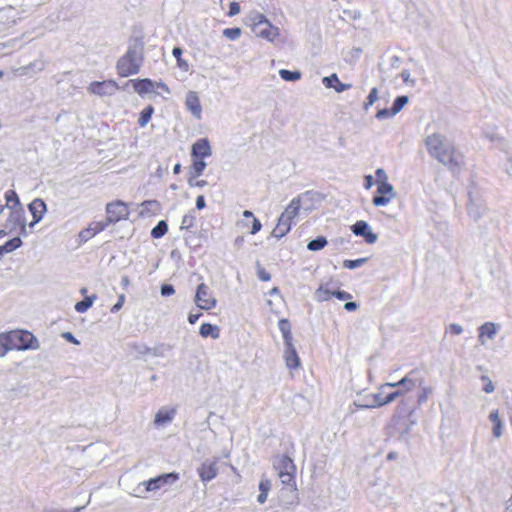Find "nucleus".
Instances as JSON below:
<instances>
[{
	"instance_id": "nucleus-56",
	"label": "nucleus",
	"mask_w": 512,
	"mask_h": 512,
	"mask_svg": "<svg viewBox=\"0 0 512 512\" xmlns=\"http://www.w3.org/2000/svg\"><path fill=\"white\" fill-rule=\"evenodd\" d=\"M124 302H125V296L122 294V295H120V296H119L117 303H115V304L112 306V308H111V312H117V311H119V310L122 308V306H123Z\"/></svg>"
},
{
	"instance_id": "nucleus-26",
	"label": "nucleus",
	"mask_w": 512,
	"mask_h": 512,
	"mask_svg": "<svg viewBox=\"0 0 512 512\" xmlns=\"http://www.w3.org/2000/svg\"><path fill=\"white\" fill-rule=\"evenodd\" d=\"M159 210V203L156 200L144 201L140 205L139 214L142 217H148Z\"/></svg>"
},
{
	"instance_id": "nucleus-28",
	"label": "nucleus",
	"mask_w": 512,
	"mask_h": 512,
	"mask_svg": "<svg viewBox=\"0 0 512 512\" xmlns=\"http://www.w3.org/2000/svg\"><path fill=\"white\" fill-rule=\"evenodd\" d=\"M278 326L282 333L285 346H291L292 333H291V324H290L289 320L288 319H280Z\"/></svg>"
},
{
	"instance_id": "nucleus-29",
	"label": "nucleus",
	"mask_w": 512,
	"mask_h": 512,
	"mask_svg": "<svg viewBox=\"0 0 512 512\" xmlns=\"http://www.w3.org/2000/svg\"><path fill=\"white\" fill-rule=\"evenodd\" d=\"M496 334V326L494 323L486 322L479 328V340L481 343L485 342V337L493 338Z\"/></svg>"
},
{
	"instance_id": "nucleus-35",
	"label": "nucleus",
	"mask_w": 512,
	"mask_h": 512,
	"mask_svg": "<svg viewBox=\"0 0 512 512\" xmlns=\"http://www.w3.org/2000/svg\"><path fill=\"white\" fill-rule=\"evenodd\" d=\"M6 205L10 209L11 206H15V208L21 207L20 200L15 191L9 190L5 194Z\"/></svg>"
},
{
	"instance_id": "nucleus-24",
	"label": "nucleus",
	"mask_w": 512,
	"mask_h": 512,
	"mask_svg": "<svg viewBox=\"0 0 512 512\" xmlns=\"http://www.w3.org/2000/svg\"><path fill=\"white\" fill-rule=\"evenodd\" d=\"M418 386L421 388L417 394V404L419 406L427 402L428 398L433 394V388L428 385H424V380L418 381Z\"/></svg>"
},
{
	"instance_id": "nucleus-51",
	"label": "nucleus",
	"mask_w": 512,
	"mask_h": 512,
	"mask_svg": "<svg viewBox=\"0 0 512 512\" xmlns=\"http://www.w3.org/2000/svg\"><path fill=\"white\" fill-rule=\"evenodd\" d=\"M95 235H96V233H94V231L91 230V224H90L87 229L80 232L79 237L81 238L82 241L86 242Z\"/></svg>"
},
{
	"instance_id": "nucleus-63",
	"label": "nucleus",
	"mask_w": 512,
	"mask_h": 512,
	"mask_svg": "<svg viewBox=\"0 0 512 512\" xmlns=\"http://www.w3.org/2000/svg\"><path fill=\"white\" fill-rule=\"evenodd\" d=\"M196 207L198 209H203L205 207V199L204 196L200 195L196 199Z\"/></svg>"
},
{
	"instance_id": "nucleus-19",
	"label": "nucleus",
	"mask_w": 512,
	"mask_h": 512,
	"mask_svg": "<svg viewBox=\"0 0 512 512\" xmlns=\"http://www.w3.org/2000/svg\"><path fill=\"white\" fill-rule=\"evenodd\" d=\"M274 468L277 471V474L296 472V466L293 460L287 455L280 456L274 464Z\"/></svg>"
},
{
	"instance_id": "nucleus-40",
	"label": "nucleus",
	"mask_w": 512,
	"mask_h": 512,
	"mask_svg": "<svg viewBox=\"0 0 512 512\" xmlns=\"http://www.w3.org/2000/svg\"><path fill=\"white\" fill-rule=\"evenodd\" d=\"M10 350H12V348H10L7 333L0 334V358L4 357Z\"/></svg>"
},
{
	"instance_id": "nucleus-18",
	"label": "nucleus",
	"mask_w": 512,
	"mask_h": 512,
	"mask_svg": "<svg viewBox=\"0 0 512 512\" xmlns=\"http://www.w3.org/2000/svg\"><path fill=\"white\" fill-rule=\"evenodd\" d=\"M293 222L285 218L284 216L280 215L277 221L276 226L272 230V236L277 239H281L282 237L286 236L291 228H292Z\"/></svg>"
},
{
	"instance_id": "nucleus-33",
	"label": "nucleus",
	"mask_w": 512,
	"mask_h": 512,
	"mask_svg": "<svg viewBox=\"0 0 512 512\" xmlns=\"http://www.w3.org/2000/svg\"><path fill=\"white\" fill-rule=\"evenodd\" d=\"M204 159L205 158H193V163L191 165V174L194 178L199 177L203 173L206 167Z\"/></svg>"
},
{
	"instance_id": "nucleus-55",
	"label": "nucleus",
	"mask_w": 512,
	"mask_h": 512,
	"mask_svg": "<svg viewBox=\"0 0 512 512\" xmlns=\"http://www.w3.org/2000/svg\"><path fill=\"white\" fill-rule=\"evenodd\" d=\"M462 331L463 329L459 324H450L448 327V332L452 335H459Z\"/></svg>"
},
{
	"instance_id": "nucleus-59",
	"label": "nucleus",
	"mask_w": 512,
	"mask_h": 512,
	"mask_svg": "<svg viewBox=\"0 0 512 512\" xmlns=\"http://www.w3.org/2000/svg\"><path fill=\"white\" fill-rule=\"evenodd\" d=\"M62 337H63L64 339H66L67 341H69V342H71V343L75 344V345H79V343H80V342H79V341H78V340L73 336V334H72V333H70V332H65V333H63V334H62Z\"/></svg>"
},
{
	"instance_id": "nucleus-20",
	"label": "nucleus",
	"mask_w": 512,
	"mask_h": 512,
	"mask_svg": "<svg viewBox=\"0 0 512 512\" xmlns=\"http://www.w3.org/2000/svg\"><path fill=\"white\" fill-rule=\"evenodd\" d=\"M301 208V198L295 197L287 205L285 210L281 213L282 216L294 223L295 218L298 216Z\"/></svg>"
},
{
	"instance_id": "nucleus-41",
	"label": "nucleus",
	"mask_w": 512,
	"mask_h": 512,
	"mask_svg": "<svg viewBox=\"0 0 512 512\" xmlns=\"http://www.w3.org/2000/svg\"><path fill=\"white\" fill-rule=\"evenodd\" d=\"M111 224L112 223L109 222L107 218L105 220L92 222L91 223V230H93L94 233L98 234V233L104 231Z\"/></svg>"
},
{
	"instance_id": "nucleus-39",
	"label": "nucleus",
	"mask_w": 512,
	"mask_h": 512,
	"mask_svg": "<svg viewBox=\"0 0 512 512\" xmlns=\"http://www.w3.org/2000/svg\"><path fill=\"white\" fill-rule=\"evenodd\" d=\"M280 77L285 81H296L301 77V73L298 71H290L286 69H281L279 71Z\"/></svg>"
},
{
	"instance_id": "nucleus-58",
	"label": "nucleus",
	"mask_w": 512,
	"mask_h": 512,
	"mask_svg": "<svg viewBox=\"0 0 512 512\" xmlns=\"http://www.w3.org/2000/svg\"><path fill=\"white\" fill-rule=\"evenodd\" d=\"M177 479H178L177 474H173V473L165 474V475H162V484L168 483V482H173V481H176Z\"/></svg>"
},
{
	"instance_id": "nucleus-10",
	"label": "nucleus",
	"mask_w": 512,
	"mask_h": 512,
	"mask_svg": "<svg viewBox=\"0 0 512 512\" xmlns=\"http://www.w3.org/2000/svg\"><path fill=\"white\" fill-rule=\"evenodd\" d=\"M351 230L356 236H362L368 244H373L377 240V235L372 232L366 221H357L351 226Z\"/></svg>"
},
{
	"instance_id": "nucleus-11",
	"label": "nucleus",
	"mask_w": 512,
	"mask_h": 512,
	"mask_svg": "<svg viewBox=\"0 0 512 512\" xmlns=\"http://www.w3.org/2000/svg\"><path fill=\"white\" fill-rule=\"evenodd\" d=\"M198 475L202 482H209L218 474L217 460H206L198 468Z\"/></svg>"
},
{
	"instance_id": "nucleus-57",
	"label": "nucleus",
	"mask_w": 512,
	"mask_h": 512,
	"mask_svg": "<svg viewBox=\"0 0 512 512\" xmlns=\"http://www.w3.org/2000/svg\"><path fill=\"white\" fill-rule=\"evenodd\" d=\"M335 297L339 300H349L352 298V295L346 291L336 290Z\"/></svg>"
},
{
	"instance_id": "nucleus-1",
	"label": "nucleus",
	"mask_w": 512,
	"mask_h": 512,
	"mask_svg": "<svg viewBox=\"0 0 512 512\" xmlns=\"http://www.w3.org/2000/svg\"><path fill=\"white\" fill-rule=\"evenodd\" d=\"M426 147L431 156L450 170L458 169L463 163V155L453 146L445 143L439 134L429 135L426 138Z\"/></svg>"
},
{
	"instance_id": "nucleus-64",
	"label": "nucleus",
	"mask_w": 512,
	"mask_h": 512,
	"mask_svg": "<svg viewBox=\"0 0 512 512\" xmlns=\"http://www.w3.org/2000/svg\"><path fill=\"white\" fill-rule=\"evenodd\" d=\"M151 235L154 238H160V222L152 229Z\"/></svg>"
},
{
	"instance_id": "nucleus-9",
	"label": "nucleus",
	"mask_w": 512,
	"mask_h": 512,
	"mask_svg": "<svg viewBox=\"0 0 512 512\" xmlns=\"http://www.w3.org/2000/svg\"><path fill=\"white\" fill-rule=\"evenodd\" d=\"M130 87L140 96L147 95L154 91V84L150 79H132L126 82L123 88L129 90Z\"/></svg>"
},
{
	"instance_id": "nucleus-54",
	"label": "nucleus",
	"mask_w": 512,
	"mask_h": 512,
	"mask_svg": "<svg viewBox=\"0 0 512 512\" xmlns=\"http://www.w3.org/2000/svg\"><path fill=\"white\" fill-rule=\"evenodd\" d=\"M377 185L382 182H388V177L383 169L376 170Z\"/></svg>"
},
{
	"instance_id": "nucleus-43",
	"label": "nucleus",
	"mask_w": 512,
	"mask_h": 512,
	"mask_svg": "<svg viewBox=\"0 0 512 512\" xmlns=\"http://www.w3.org/2000/svg\"><path fill=\"white\" fill-rule=\"evenodd\" d=\"M378 99V90L377 88H372L369 92L366 102L363 105L364 110H368Z\"/></svg>"
},
{
	"instance_id": "nucleus-62",
	"label": "nucleus",
	"mask_w": 512,
	"mask_h": 512,
	"mask_svg": "<svg viewBox=\"0 0 512 512\" xmlns=\"http://www.w3.org/2000/svg\"><path fill=\"white\" fill-rule=\"evenodd\" d=\"M201 315H202L201 313H190L188 316L189 323L195 324Z\"/></svg>"
},
{
	"instance_id": "nucleus-45",
	"label": "nucleus",
	"mask_w": 512,
	"mask_h": 512,
	"mask_svg": "<svg viewBox=\"0 0 512 512\" xmlns=\"http://www.w3.org/2000/svg\"><path fill=\"white\" fill-rule=\"evenodd\" d=\"M408 102V97L407 96H399L397 97L393 104H392V109H393V112L395 114H397L403 107L404 105Z\"/></svg>"
},
{
	"instance_id": "nucleus-61",
	"label": "nucleus",
	"mask_w": 512,
	"mask_h": 512,
	"mask_svg": "<svg viewBox=\"0 0 512 512\" xmlns=\"http://www.w3.org/2000/svg\"><path fill=\"white\" fill-rule=\"evenodd\" d=\"M374 180L371 175H367L364 178V187L365 189L369 190L373 186Z\"/></svg>"
},
{
	"instance_id": "nucleus-8",
	"label": "nucleus",
	"mask_w": 512,
	"mask_h": 512,
	"mask_svg": "<svg viewBox=\"0 0 512 512\" xmlns=\"http://www.w3.org/2000/svg\"><path fill=\"white\" fill-rule=\"evenodd\" d=\"M393 197V186L389 182H382L377 185V194L373 197L372 203L376 207L385 206Z\"/></svg>"
},
{
	"instance_id": "nucleus-27",
	"label": "nucleus",
	"mask_w": 512,
	"mask_h": 512,
	"mask_svg": "<svg viewBox=\"0 0 512 512\" xmlns=\"http://www.w3.org/2000/svg\"><path fill=\"white\" fill-rule=\"evenodd\" d=\"M285 361L286 365L291 369L297 368L299 365V357L292 343L291 346H286Z\"/></svg>"
},
{
	"instance_id": "nucleus-31",
	"label": "nucleus",
	"mask_w": 512,
	"mask_h": 512,
	"mask_svg": "<svg viewBox=\"0 0 512 512\" xmlns=\"http://www.w3.org/2000/svg\"><path fill=\"white\" fill-rule=\"evenodd\" d=\"M271 489V481L269 479H262L259 483L260 494L257 497V501L263 504L267 500L268 493Z\"/></svg>"
},
{
	"instance_id": "nucleus-42",
	"label": "nucleus",
	"mask_w": 512,
	"mask_h": 512,
	"mask_svg": "<svg viewBox=\"0 0 512 512\" xmlns=\"http://www.w3.org/2000/svg\"><path fill=\"white\" fill-rule=\"evenodd\" d=\"M22 245V240L20 237H15L9 241H7L3 246L5 247L6 251L8 253L13 252L17 248H19Z\"/></svg>"
},
{
	"instance_id": "nucleus-12",
	"label": "nucleus",
	"mask_w": 512,
	"mask_h": 512,
	"mask_svg": "<svg viewBox=\"0 0 512 512\" xmlns=\"http://www.w3.org/2000/svg\"><path fill=\"white\" fill-rule=\"evenodd\" d=\"M336 285L333 284V281L320 284L319 287L315 291V299L318 302H327L331 300L332 297H335Z\"/></svg>"
},
{
	"instance_id": "nucleus-16",
	"label": "nucleus",
	"mask_w": 512,
	"mask_h": 512,
	"mask_svg": "<svg viewBox=\"0 0 512 512\" xmlns=\"http://www.w3.org/2000/svg\"><path fill=\"white\" fill-rule=\"evenodd\" d=\"M191 155L193 158H206L211 155V146L206 138L198 139L191 149Z\"/></svg>"
},
{
	"instance_id": "nucleus-44",
	"label": "nucleus",
	"mask_w": 512,
	"mask_h": 512,
	"mask_svg": "<svg viewBox=\"0 0 512 512\" xmlns=\"http://www.w3.org/2000/svg\"><path fill=\"white\" fill-rule=\"evenodd\" d=\"M241 29L238 27L235 28H226L223 30V35L229 40H236L241 35Z\"/></svg>"
},
{
	"instance_id": "nucleus-53",
	"label": "nucleus",
	"mask_w": 512,
	"mask_h": 512,
	"mask_svg": "<svg viewBox=\"0 0 512 512\" xmlns=\"http://www.w3.org/2000/svg\"><path fill=\"white\" fill-rule=\"evenodd\" d=\"M240 12V5L238 2H231L230 5H229V11H228V16L232 17V16H235L237 15L238 13Z\"/></svg>"
},
{
	"instance_id": "nucleus-21",
	"label": "nucleus",
	"mask_w": 512,
	"mask_h": 512,
	"mask_svg": "<svg viewBox=\"0 0 512 512\" xmlns=\"http://www.w3.org/2000/svg\"><path fill=\"white\" fill-rule=\"evenodd\" d=\"M323 84L327 88H333L336 92L340 93L351 88V84L342 83L337 74L333 73L328 77L323 78Z\"/></svg>"
},
{
	"instance_id": "nucleus-7",
	"label": "nucleus",
	"mask_w": 512,
	"mask_h": 512,
	"mask_svg": "<svg viewBox=\"0 0 512 512\" xmlns=\"http://www.w3.org/2000/svg\"><path fill=\"white\" fill-rule=\"evenodd\" d=\"M106 212V218L112 224L120 221L121 219H126L129 215V211L126 204L121 201L108 203L106 206Z\"/></svg>"
},
{
	"instance_id": "nucleus-23",
	"label": "nucleus",
	"mask_w": 512,
	"mask_h": 512,
	"mask_svg": "<svg viewBox=\"0 0 512 512\" xmlns=\"http://www.w3.org/2000/svg\"><path fill=\"white\" fill-rule=\"evenodd\" d=\"M10 210H11V212L7 219L6 226L11 225V229H12L14 226L20 225L21 222L25 221V218H24V210L22 207L15 208V206H11Z\"/></svg>"
},
{
	"instance_id": "nucleus-25",
	"label": "nucleus",
	"mask_w": 512,
	"mask_h": 512,
	"mask_svg": "<svg viewBox=\"0 0 512 512\" xmlns=\"http://www.w3.org/2000/svg\"><path fill=\"white\" fill-rule=\"evenodd\" d=\"M200 335L203 338L211 337L218 339L220 337V328L210 323H203L199 330Z\"/></svg>"
},
{
	"instance_id": "nucleus-48",
	"label": "nucleus",
	"mask_w": 512,
	"mask_h": 512,
	"mask_svg": "<svg viewBox=\"0 0 512 512\" xmlns=\"http://www.w3.org/2000/svg\"><path fill=\"white\" fill-rule=\"evenodd\" d=\"M172 53H173V55L175 56V58L177 59V62H178L179 67L184 68L185 70H187V68H188V64H187L185 61H183V60H182V58H181V55H182V50H181V48H179V47H175V48L173 49V52H172Z\"/></svg>"
},
{
	"instance_id": "nucleus-14",
	"label": "nucleus",
	"mask_w": 512,
	"mask_h": 512,
	"mask_svg": "<svg viewBox=\"0 0 512 512\" xmlns=\"http://www.w3.org/2000/svg\"><path fill=\"white\" fill-rule=\"evenodd\" d=\"M28 209L33 216V221L30 223V226H33L42 220L47 207L42 199L36 198L28 205Z\"/></svg>"
},
{
	"instance_id": "nucleus-36",
	"label": "nucleus",
	"mask_w": 512,
	"mask_h": 512,
	"mask_svg": "<svg viewBox=\"0 0 512 512\" xmlns=\"http://www.w3.org/2000/svg\"><path fill=\"white\" fill-rule=\"evenodd\" d=\"M269 20L266 18V16L262 13H256L251 18V28L253 31H257V28L261 25L265 26Z\"/></svg>"
},
{
	"instance_id": "nucleus-34",
	"label": "nucleus",
	"mask_w": 512,
	"mask_h": 512,
	"mask_svg": "<svg viewBox=\"0 0 512 512\" xmlns=\"http://www.w3.org/2000/svg\"><path fill=\"white\" fill-rule=\"evenodd\" d=\"M153 113H154V108L152 106H147L146 108H144L141 111L140 117L138 119L139 125L141 127H145L149 123Z\"/></svg>"
},
{
	"instance_id": "nucleus-13",
	"label": "nucleus",
	"mask_w": 512,
	"mask_h": 512,
	"mask_svg": "<svg viewBox=\"0 0 512 512\" xmlns=\"http://www.w3.org/2000/svg\"><path fill=\"white\" fill-rule=\"evenodd\" d=\"M160 487V476L151 478L148 481H143L133 489L131 493L135 497H145V493L156 490Z\"/></svg>"
},
{
	"instance_id": "nucleus-4",
	"label": "nucleus",
	"mask_w": 512,
	"mask_h": 512,
	"mask_svg": "<svg viewBox=\"0 0 512 512\" xmlns=\"http://www.w3.org/2000/svg\"><path fill=\"white\" fill-rule=\"evenodd\" d=\"M415 373H416V369L411 370L406 376H404L398 382L386 383L385 386L393 387V388L399 387L400 389L388 394L386 396L385 400L380 404L384 405V404L390 403V402L394 401L396 398H398L399 396H403L404 394L411 391L416 386V384H418V381L415 378H413V375Z\"/></svg>"
},
{
	"instance_id": "nucleus-32",
	"label": "nucleus",
	"mask_w": 512,
	"mask_h": 512,
	"mask_svg": "<svg viewBox=\"0 0 512 512\" xmlns=\"http://www.w3.org/2000/svg\"><path fill=\"white\" fill-rule=\"evenodd\" d=\"M97 296L95 294L86 296L84 300L75 304V310L79 313H85L94 303Z\"/></svg>"
},
{
	"instance_id": "nucleus-49",
	"label": "nucleus",
	"mask_w": 512,
	"mask_h": 512,
	"mask_svg": "<svg viewBox=\"0 0 512 512\" xmlns=\"http://www.w3.org/2000/svg\"><path fill=\"white\" fill-rule=\"evenodd\" d=\"M30 69H36L37 71H42L44 69V63L42 62H33L28 66L21 68L22 74H28Z\"/></svg>"
},
{
	"instance_id": "nucleus-17",
	"label": "nucleus",
	"mask_w": 512,
	"mask_h": 512,
	"mask_svg": "<svg viewBox=\"0 0 512 512\" xmlns=\"http://www.w3.org/2000/svg\"><path fill=\"white\" fill-rule=\"evenodd\" d=\"M295 476H296V472L278 473V477L283 485V489L293 492L295 494L294 503L297 504L299 502V498H298V493H297Z\"/></svg>"
},
{
	"instance_id": "nucleus-2",
	"label": "nucleus",
	"mask_w": 512,
	"mask_h": 512,
	"mask_svg": "<svg viewBox=\"0 0 512 512\" xmlns=\"http://www.w3.org/2000/svg\"><path fill=\"white\" fill-rule=\"evenodd\" d=\"M143 60V48L141 44L135 43L130 46L126 54L117 63V70L120 76L127 77L139 71Z\"/></svg>"
},
{
	"instance_id": "nucleus-5",
	"label": "nucleus",
	"mask_w": 512,
	"mask_h": 512,
	"mask_svg": "<svg viewBox=\"0 0 512 512\" xmlns=\"http://www.w3.org/2000/svg\"><path fill=\"white\" fill-rule=\"evenodd\" d=\"M119 89L118 84L113 80L94 81L87 87V92L100 97L112 96Z\"/></svg>"
},
{
	"instance_id": "nucleus-15",
	"label": "nucleus",
	"mask_w": 512,
	"mask_h": 512,
	"mask_svg": "<svg viewBox=\"0 0 512 512\" xmlns=\"http://www.w3.org/2000/svg\"><path fill=\"white\" fill-rule=\"evenodd\" d=\"M185 104L187 109L197 119L201 118L202 106L198 94L195 91H190L186 95Z\"/></svg>"
},
{
	"instance_id": "nucleus-37",
	"label": "nucleus",
	"mask_w": 512,
	"mask_h": 512,
	"mask_svg": "<svg viewBox=\"0 0 512 512\" xmlns=\"http://www.w3.org/2000/svg\"><path fill=\"white\" fill-rule=\"evenodd\" d=\"M243 216H244L245 218H252V227H251V230H250V233H251V234H253V235H254V234L258 233V232L261 230V228H262V224H261V222L259 221V219H257V218L254 216L253 212H251V211H249V210H245V211L243 212Z\"/></svg>"
},
{
	"instance_id": "nucleus-30",
	"label": "nucleus",
	"mask_w": 512,
	"mask_h": 512,
	"mask_svg": "<svg viewBox=\"0 0 512 512\" xmlns=\"http://www.w3.org/2000/svg\"><path fill=\"white\" fill-rule=\"evenodd\" d=\"M489 419L493 423L492 432L494 437L499 438L502 435V421L499 416V411L497 409L491 411Z\"/></svg>"
},
{
	"instance_id": "nucleus-3",
	"label": "nucleus",
	"mask_w": 512,
	"mask_h": 512,
	"mask_svg": "<svg viewBox=\"0 0 512 512\" xmlns=\"http://www.w3.org/2000/svg\"><path fill=\"white\" fill-rule=\"evenodd\" d=\"M7 335L12 350H37L40 346L37 338L28 331L15 330L8 332Z\"/></svg>"
},
{
	"instance_id": "nucleus-52",
	"label": "nucleus",
	"mask_w": 512,
	"mask_h": 512,
	"mask_svg": "<svg viewBox=\"0 0 512 512\" xmlns=\"http://www.w3.org/2000/svg\"><path fill=\"white\" fill-rule=\"evenodd\" d=\"M393 115H395V113L393 112L392 108L391 109H381L377 112L376 117L381 120V119L391 117Z\"/></svg>"
},
{
	"instance_id": "nucleus-47",
	"label": "nucleus",
	"mask_w": 512,
	"mask_h": 512,
	"mask_svg": "<svg viewBox=\"0 0 512 512\" xmlns=\"http://www.w3.org/2000/svg\"><path fill=\"white\" fill-rule=\"evenodd\" d=\"M481 381L483 383V391L485 393H492L494 391V384L488 376H481Z\"/></svg>"
},
{
	"instance_id": "nucleus-50",
	"label": "nucleus",
	"mask_w": 512,
	"mask_h": 512,
	"mask_svg": "<svg viewBox=\"0 0 512 512\" xmlns=\"http://www.w3.org/2000/svg\"><path fill=\"white\" fill-rule=\"evenodd\" d=\"M257 276L261 281H269L271 279L270 273L264 268L259 266L257 268Z\"/></svg>"
},
{
	"instance_id": "nucleus-38",
	"label": "nucleus",
	"mask_w": 512,
	"mask_h": 512,
	"mask_svg": "<svg viewBox=\"0 0 512 512\" xmlns=\"http://www.w3.org/2000/svg\"><path fill=\"white\" fill-rule=\"evenodd\" d=\"M327 245V239L324 236H319L314 240H311L307 248L311 251H318L323 249Z\"/></svg>"
},
{
	"instance_id": "nucleus-60",
	"label": "nucleus",
	"mask_w": 512,
	"mask_h": 512,
	"mask_svg": "<svg viewBox=\"0 0 512 512\" xmlns=\"http://www.w3.org/2000/svg\"><path fill=\"white\" fill-rule=\"evenodd\" d=\"M174 293V288L171 285H162V296H169Z\"/></svg>"
},
{
	"instance_id": "nucleus-6",
	"label": "nucleus",
	"mask_w": 512,
	"mask_h": 512,
	"mask_svg": "<svg viewBox=\"0 0 512 512\" xmlns=\"http://www.w3.org/2000/svg\"><path fill=\"white\" fill-rule=\"evenodd\" d=\"M195 302L197 306L204 310H210L216 306V299L212 296L209 288L201 283L196 291Z\"/></svg>"
},
{
	"instance_id": "nucleus-22",
	"label": "nucleus",
	"mask_w": 512,
	"mask_h": 512,
	"mask_svg": "<svg viewBox=\"0 0 512 512\" xmlns=\"http://www.w3.org/2000/svg\"><path fill=\"white\" fill-rule=\"evenodd\" d=\"M257 35L267 41L273 42L275 41L279 35L280 30L278 27L274 26L270 21L264 26L263 29L257 31Z\"/></svg>"
},
{
	"instance_id": "nucleus-46",
	"label": "nucleus",
	"mask_w": 512,
	"mask_h": 512,
	"mask_svg": "<svg viewBox=\"0 0 512 512\" xmlns=\"http://www.w3.org/2000/svg\"><path fill=\"white\" fill-rule=\"evenodd\" d=\"M366 258H359L355 260H344L343 266L348 269H354L363 265L366 262Z\"/></svg>"
}]
</instances>
